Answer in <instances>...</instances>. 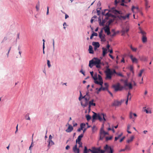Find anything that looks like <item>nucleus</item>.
Masks as SVG:
<instances>
[{
    "mask_svg": "<svg viewBox=\"0 0 153 153\" xmlns=\"http://www.w3.org/2000/svg\"><path fill=\"white\" fill-rule=\"evenodd\" d=\"M94 114L92 116L93 120H95L97 118L100 121H103L105 122L107 120L106 115V114L102 113L100 114H97L96 113L94 112Z\"/></svg>",
    "mask_w": 153,
    "mask_h": 153,
    "instance_id": "f257e3e1",
    "label": "nucleus"
},
{
    "mask_svg": "<svg viewBox=\"0 0 153 153\" xmlns=\"http://www.w3.org/2000/svg\"><path fill=\"white\" fill-rule=\"evenodd\" d=\"M101 60L97 58H94L89 61V66L91 68L93 65H95L97 68L100 67Z\"/></svg>",
    "mask_w": 153,
    "mask_h": 153,
    "instance_id": "f03ea898",
    "label": "nucleus"
},
{
    "mask_svg": "<svg viewBox=\"0 0 153 153\" xmlns=\"http://www.w3.org/2000/svg\"><path fill=\"white\" fill-rule=\"evenodd\" d=\"M117 72L115 70L111 71L109 68H107L105 71L106 77L105 79L106 80H111L112 78V76L114 74H116Z\"/></svg>",
    "mask_w": 153,
    "mask_h": 153,
    "instance_id": "7ed1b4c3",
    "label": "nucleus"
},
{
    "mask_svg": "<svg viewBox=\"0 0 153 153\" xmlns=\"http://www.w3.org/2000/svg\"><path fill=\"white\" fill-rule=\"evenodd\" d=\"M104 29L105 33H107L108 35H110L112 37L115 36L117 34V33H119V31H117V33H115V30L113 29L110 32L109 27L108 26H106L104 28Z\"/></svg>",
    "mask_w": 153,
    "mask_h": 153,
    "instance_id": "20e7f679",
    "label": "nucleus"
},
{
    "mask_svg": "<svg viewBox=\"0 0 153 153\" xmlns=\"http://www.w3.org/2000/svg\"><path fill=\"white\" fill-rule=\"evenodd\" d=\"M112 87L114 88L115 91H121L123 88V87L121 86L120 84L119 83H117L116 84L113 85Z\"/></svg>",
    "mask_w": 153,
    "mask_h": 153,
    "instance_id": "39448f33",
    "label": "nucleus"
},
{
    "mask_svg": "<svg viewBox=\"0 0 153 153\" xmlns=\"http://www.w3.org/2000/svg\"><path fill=\"white\" fill-rule=\"evenodd\" d=\"M104 149L105 150V152L107 153H113L114 151L113 149L108 145H106L104 146Z\"/></svg>",
    "mask_w": 153,
    "mask_h": 153,
    "instance_id": "423d86ee",
    "label": "nucleus"
},
{
    "mask_svg": "<svg viewBox=\"0 0 153 153\" xmlns=\"http://www.w3.org/2000/svg\"><path fill=\"white\" fill-rule=\"evenodd\" d=\"M108 134V133L105 132L103 129H101L100 132V139L102 140L104 136Z\"/></svg>",
    "mask_w": 153,
    "mask_h": 153,
    "instance_id": "0eeeda50",
    "label": "nucleus"
},
{
    "mask_svg": "<svg viewBox=\"0 0 153 153\" xmlns=\"http://www.w3.org/2000/svg\"><path fill=\"white\" fill-rule=\"evenodd\" d=\"M88 100L86 98L81 102V105L83 107L86 106L88 105Z\"/></svg>",
    "mask_w": 153,
    "mask_h": 153,
    "instance_id": "6e6552de",
    "label": "nucleus"
},
{
    "mask_svg": "<svg viewBox=\"0 0 153 153\" xmlns=\"http://www.w3.org/2000/svg\"><path fill=\"white\" fill-rule=\"evenodd\" d=\"M100 147L98 148H94L93 149V150H91L90 149H89V150L92 153H98L100 152Z\"/></svg>",
    "mask_w": 153,
    "mask_h": 153,
    "instance_id": "1a4fd4ad",
    "label": "nucleus"
},
{
    "mask_svg": "<svg viewBox=\"0 0 153 153\" xmlns=\"http://www.w3.org/2000/svg\"><path fill=\"white\" fill-rule=\"evenodd\" d=\"M130 57L133 63H138V59L135 57H134L132 55H130Z\"/></svg>",
    "mask_w": 153,
    "mask_h": 153,
    "instance_id": "9d476101",
    "label": "nucleus"
},
{
    "mask_svg": "<svg viewBox=\"0 0 153 153\" xmlns=\"http://www.w3.org/2000/svg\"><path fill=\"white\" fill-rule=\"evenodd\" d=\"M134 116L135 117H137V116L135 113H133L131 112H130L129 113V118L130 119H132L133 121L135 120V118L133 117Z\"/></svg>",
    "mask_w": 153,
    "mask_h": 153,
    "instance_id": "9b49d317",
    "label": "nucleus"
},
{
    "mask_svg": "<svg viewBox=\"0 0 153 153\" xmlns=\"http://www.w3.org/2000/svg\"><path fill=\"white\" fill-rule=\"evenodd\" d=\"M73 151L75 153H79V150L77 148V145L76 144L73 147Z\"/></svg>",
    "mask_w": 153,
    "mask_h": 153,
    "instance_id": "f8f14e48",
    "label": "nucleus"
},
{
    "mask_svg": "<svg viewBox=\"0 0 153 153\" xmlns=\"http://www.w3.org/2000/svg\"><path fill=\"white\" fill-rule=\"evenodd\" d=\"M98 79L99 80V83H96V84L102 86L103 83L102 77L99 74H98Z\"/></svg>",
    "mask_w": 153,
    "mask_h": 153,
    "instance_id": "ddd939ff",
    "label": "nucleus"
},
{
    "mask_svg": "<svg viewBox=\"0 0 153 153\" xmlns=\"http://www.w3.org/2000/svg\"><path fill=\"white\" fill-rule=\"evenodd\" d=\"M139 29L140 30V33L142 34V38H147L146 36V33L140 27H139Z\"/></svg>",
    "mask_w": 153,
    "mask_h": 153,
    "instance_id": "4468645a",
    "label": "nucleus"
},
{
    "mask_svg": "<svg viewBox=\"0 0 153 153\" xmlns=\"http://www.w3.org/2000/svg\"><path fill=\"white\" fill-rule=\"evenodd\" d=\"M93 78L94 80V82L96 83H99V81L97 80V73L94 74V75L92 77Z\"/></svg>",
    "mask_w": 153,
    "mask_h": 153,
    "instance_id": "2eb2a0df",
    "label": "nucleus"
},
{
    "mask_svg": "<svg viewBox=\"0 0 153 153\" xmlns=\"http://www.w3.org/2000/svg\"><path fill=\"white\" fill-rule=\"evenodd\" d=\"M68 124L69 125L68 127V128L65 131L67 132H70L73 130V128L71 125H69L68 123Z\"/></svg>",
    "mask_w": 153,
    "mask_h": 153,
    "instance_id": "dca6fc26",
    "label": "nucleus"
},
{
    "mask_svg": "<svg viewBox=\"0 0 153 153\" xmlns=\"http://www.w3.org/2000/svg\"><path fill=\"white\" fill-rule=\"evenodd\" d=\"M124 101V100H121L120 102L119 101H115L113 103V105L114 106H118L120 105L121 104V103L123 102Z\"/></svg>",
    "mask_w": 153,
    "mask_h": 153,
    "instance_id": "f3484780",
    "label": "nucleus"
},
{
    "mask_svg": "<svg viewBox=\"0 0 153 153\" xmlns=\"http://www.w3.org/2000/svg\"><path fill=\"white\" fill-rule=\"evenodd\" d=\"M108 10L107 9H105L104 10V11L102 12V15H105V16H107L108 17L110 16H111V14L110 13H109L108 12L107 13L105 14V12L106 11H108Z\"/></svg>",
    "mask_w": 153,
    "mask_h": 153,
    "instance_id": "a211bd4d",
    "label": "nucleus"
},
{
    "mask_svg": "<svg viewBox=\"0 0 153 153\" xmlns=\"http://www.w3.org/2000/svg\"><path fill=\"white\" fill-rule=\"evenodd\" d=\"M129 31V28L128 27H126L125 29H123L122 30V35H124L126 33H127Z\"/></svg>",
    "mask_w": 153,
    "mask_h": 153,
    "instance_id": "6ab92c4d",
    "label": "nucleus"
},
{
    "mask_svg": "<svg viewBox=\"0 0 153 153\" xmlns=\"http://www.w3.org/2000/svg\"><path fill=\"white\" fill-rule=\"evenodd\" d=\"M83 134H81V135H80L78 137L77 139H76V144H77V142L81 141V138L83 137Z\"/></svg>",
    "mask_w": 153,
    "mask_h": 153,
    "instance_id": "aec40b11",
    "label": "nucleus"
},
{
    "mask_svg": "<svg viewBox=\"0 0 153 153\" xmlns=\"http://www.w3.org/2000/svg\"><path fill=\"white\" fill-rule=\"evenodd\" d=\"M125 85L128 86L130 89H131L132 88V86L131 83H128L127 82L125 83Z\"/></svg>",
    "mask_w": 153,
    "mask_h": 153,
    "instance_id": "412c9836",
    "label": "nucleus"
},
{
    "mask_svg": "<svg viewBox=\"0 0 153 153\" xmlns=\"http://www.w3.org/2000/svg\"><path fill=\"white\" fill-rule=\"evenodd\" d=\"M92 45L94 46V47L99 48L100 47V44L97 42H92Z\"/></svg>",
    "mask_w": 153,
    "mask_h": 153,
    "instance_id": "4be33fe9",
    "label": "nucleus"
},
{
    "mask_svg": "<svg viewBox=\"0 0 153 153\" xmlns=\"http://www.w3.org/2000/svg\"><path fill=\"white\" fill-rule=\"evenodd\" d=\"M88 51L89 53H90L93 54L94 53L93 47L91 45H89V46Z\"/></svg>",
    "mask_w": 153,
    "mask_h": 153,
    "instance_id": "5701e85b",
    "label": "nucleus"
},
{
    "mask_svg": "<svg viewBox=\"0 0 153 153\" xmlns=\"http://www.w3.org/2000/svg\"><path fill=\"white\" fill-rule=\"evenodd\" d=\"M94 101V100H92L91 101H90L89 102V107H90L91 105H93L94 106H95L96 104L94 103H93V102Z\"/></svg>",
    "mask_w": 153,
    "mask_h": 153,
    "instance_id": "b1692460",
    "label": "nucleus"
},
{
    "mask_svg": "<svg viewBox=\"0 0 153 153\" xmlns=\"http://www.w3.org/2000/svg\"><path fill=\"white\" fill-rule=\"evenodd\" d=\"M134 138V136H131L130 137V139H128L127 140V141H126L127 143H130L131 142H132L133 141Z\"/></svg>",
    "mask_w": 153,
    "mask_h": 153,
    "instance_id": "393cba45",
    "label": "nucleus"
},
{
    "mask_svg": "<svg viewBox=\"0 0 153 153\" xmlns=\"http://www.w3.org/2000/svg\"><path fill=\"white\" fill-rule=\"evenodd\" d=\"M125 149L126 150L130 151L131 150V146L128 144H126L125 146Z\"/></svg>",
    "mask_w": 153,
    "mask_h": 153,
    "instance_id": "a878e982",
    "label": "nucleus"
},
{
    "mask_svg": "<svg viewBox=\"0 0 153 153\" xmlns=\"http://www.w3.org/2000/svg\"><path fill=\"white\" fill-rule=\"evenodd\" d=\"M131 96V94L129 92L128 93L127 95V99H126V105H127L128 104L129 97V96ZM131 96H130L129 97V100H131Z\"/></svg>",
    "mask_w": 153,
    "mask_h": 153,
    "instance_id": "bb28decb",
    "label": "nucleus"
},
{
    "mask_svg": "<svg viewBox=\"0 0 153 153\" xmlns=\"http://www.w3.org/2000/svg\"><path fill=\"white\" fill-rule=\"evenodd\" d=\"M102 49L103 50L102 56H104L107 53V50L104 48H102Z\"/></svg>",
    "mask_w": 153,
    "mask_h": 153,
    "instance_id": "cd10ccee",
    "label": "nucleus"
},
{
    "mask_svg": "<svg viewBox=\"0 0 153 153\" xmlns=\"http://www.w3.org/2000/svg\"><path fill=\"white\" fill-rule=\"evenodd\" d=\"M80 97H79V101H80L82 99H84V100L85 98H86V97H85V96H84V97H82V93H81V91H80Z\"/></svg>",
    "mask_w": 153,
    "mask_h": 153,
    "instance_id": "c85d7f7f",
    "label": "nucleus"
},
{
    "mask_svg": "<svg viewBox=\"0 0 153 153\" xmlns=\"http://www.w3.org/2000/svg\"><path fill=\"white\" fill-rule=\"evenodd\" d=\"M144 71V69H142L141 70L139 73L138 74V76L139 77H140L141 76L142 73H143Z\"/></svg>",
    "mask_w": 153,
    "mask_h": 153,
    "instance_id": "c756f323",
    "label": "nucleus"
},
{
    "mask_svg": "<svg viewBox=\"0 0 153 153\" xmlns=\"http://www.w3.org/2000/svg\"><path fill=\"white\" fill-rule=\"evenodd\" d=\"M25 119L26 120H30V119L29 116V114L28 113H27L25 115Z\"/></svg>",
    "mask_w": 153,
    "mask_h": 153,
    "instance_id": "7c9ffc66",
    "label": "nucleus"
},
{
    "mask_svg": "<svg viewBox=\"0 0 153 153\" xmlns=\"http://www.w3.org/2000/svg\"><path fill=\"white\" fill-rule=\"evenodd\" d=\"M99 24H100V26H103L104 25V23H105V22H104V20L102 21V22H101V19H100V20L99 19Z\"/></svg>",
    "mask_w": 153,
    "mask_h": 153,
    "instance_id": "2f4dec72",
    "label": "nucleus"
},
{
    "mask_svg": "<svg viewBox=\"0 0 153 153\" xmlns=\"http://www.w3.org/2000/svg\"><path fill=\"white\" fill-rule=\"evenodd\" d=\"M39 6H40L39 3V2H38L36 6V9L37 11H38L39 10Z\"/></svg>",
    "mask_w": 153,
    "mask_h": 153,
    "instance_id": "473e14b6",
    "label": "nucleus"
},
{
    "mask_svg": "<svg viewBox=\"0 0 153 153\" xmlns=\"http://www.w3.org/2000/svg\"><path fill=\"white\" fill-rule=\"evenodd\" d=\"M130 47L131 50L132 51L134 52H136L137 50V48H133L131 45L130 46Z\"/></svg>",
    "mask_w": 153,
    "mask_h": 153,
    "instance_id": "72a5a7b5",
    "label": "nucleus"
},
{
    "mask_svg": "<svg viewBox=\"0 0 153 153\" xmlns=\"http://www.w3.org/2000/svg\"><path fill=\"white\" fill-rule=\"evenodd\" d=\"M135 9L138 10V7H135L133 6L131 8V10L133 13H134V9Z\"/></svg>",
    "mask_w": 153,
    "mask_h": 153,
    "instance_id": "f704fd0d",
    "label": "nucleus"
},
{
    "mask_svg": "<svg viewBox=\"0 0 153 153\" xmlns=\"http://www.w3.org/2000/svg\"><path fill=\"white\" fill-rule=\"evenodd\" d=\"M97 33H96L94 32L91 36L90 38H92L94 36H97Z\"/></svg>",
    "mask_w": 153,
    "mask_h": 153,
    "instance_id": "c9c22d12",
    "label": "nucleus"
},
{
    "mask_svg": "<svg viewBox=\"0 0 153 153\" xmlns=\"http://www.w3.org/2000/svg\"><path fill=\"white\" fill-rule=\"evenodd\" d=\"M86 118L87 120L89 121L91 119V117L89 115H87L86 116Z\"/></svg>",
    "mask_w": 153,
    "mask_h": 153,
    "instance_id": "e433bc0d",
    "label": "nucleus"
},
{
    "mask_svg": "<svg viewBox=\"0 0 153 153\" xmlns=\"http://www.w3.org/2000/svg\"><path fill=\"white\" fill-rule=\"evenodd\" d=\"M145 5L146 7L147 8H148L150 6H148V2L147 1V0H145Z\"/></svg>",
    "mask_w": 153,
    "mask_h": 153,
    "instance_id": "4c0bfd02",
    "label": "nucleus"
},
{
    "mask_svg": "<svg viewBox=\"0 0 153 153\" xmlns=\"http://www.w3.org/2000/svg\"><path fill=\"white\" fill-rule=\"evenodd\" d=\"M88 152L89 151L87 150V147L86 146H85L84 147L83 153H88Z\"/></svg>",
    "mask_w": 153,
    "mask_h": 153,
    "instance_id": "58836bf2",
    "label": "nucleus"
},
{
    "mask_svg": "<svg viewBox=\"0 0 153 153\" xmlns=\"http://www.w3.org/2000/svg\"><path fill=\"white\" fill-rule=\"evenodd\" d=\"M77 143L79 145V147H82V143L81 141H78L77 142Z\"/></svg>",
    "mask_w": 153,
    "mask_h": 153,
    "instance_id": "ea45409f",
    "label": "nucleus"
},
{
    "mask_svg": "<svg viewBox=\"0 0 153 153\" xmlns=\"http://www.w3.org/2000/svg\"><path fill=\"white\" fill-rule=\"evenodd\" d=\"M144 111L146 112V113H151V110L148 111L147 109H145L144 110Z\"/></svg>",
    "mask_w": 153,
    "mask_h": 153,
    "instance_id": "a19ab883",
    "label": "nucleus"
},
{
    "mask_svg": "<svg viewBox=\"0 0 153 153\" xmlns=\"http://www.w3.org/2000/svg\"><path fill=\"white\" fill-rule=\"evenodd\" d=\"M116 74L118 76H121L122 77H123V75L120 72H119V73H117H117H116Z\"/></svg>",
    "mask_w": 153,
    "mask_h": 153,
    "instance_id": "79ce46f5",
    "label": "nucleus"
},
{
    "mask_svg": "<svg viewBox=\"0 0 153 153\" xmlns=\"http://www.w3.org/2000/svg\"><path fill=\"white\" fill-rule=\"evenodd\" d=\"M85 123H81L80 125V127H82V129L84 128V127H85Z\"/></svg>",
    "mask_w": 153,
    "mask_h": 153,
    "instance_id": "37998d69",
    "label": "nucleus"
},
{
    "mask_svg": "<svg viewBox=\"0 0 153 153\" xmlns=\"http://www.w3.org/2000/svg\"><path fill=\"white\" fill-rule=\"evenodd\" d=\"M47 61V64L48 65V66L49 68H50L51 66L50 61L48 60Z\"/></svg>",
    "mask_w": 153,
    "mask_h": 153,
    "instance_id": "c03bdc74",
    "label": "nucleus"
},
{
    "mask_svg": "<svg viewBox=\"0 0 153 153\" xmlns=\"http://www.w3.org/2000/svg\"><path fill=\"white\" fill-rule=\"evenodd\" d=\"M102 86H101V87L99 88V89H98V88H96V90H98L97 93L98 94L99 92H100L102 90Z\"/></svg>",
    "mask_w": 153,
    "mask_h": 153,
    "instance_id": "a18cd8bd",
    "label": "nucleus"
},
{
    "mask_svg": "<svg viewBox=\"0 0 153 153\" xmlns=\"http://www.w3.org/2000/svg\"><path fill=\"white\" fill-rule=\"evenodd\" d=\"M112 137L111 136L110 137H106V140H111L112 139Z\"/></svg>",
    "mask_w": 153,
    "mask_h": 153,
    "instance_id": "49530a36",
    "label": "nucleus"
},
{
    "mask_svg": "<svg viewBox=\"0 0 153 153\" xmlns=\"http://www.w3.org/2000/svg\"><path fill=\"white\" fill-rule=\"evenodd\" d=\"M131 127V125L130 124H128L127 126V130H129Z\"/></svg>",
    "mask_w": 153,
    "mask_h": 153,
    "instance_id": "de8ad7c7",
    "label": "nucleus"
},
{
    "mask_svg": "<svg viewBox=\"0 0 153 153\" xmlns=\"http://www.w3.org/2000/svg\"><path fill=\"white\" fill-rule=\"evenodd\" d=\"M102 30H101L100 32L99 33V37L101 38V37L102 36Z\"/></svg>",
    "mask_w": 153,
    "mask_h": 153,
    "instance_id": "09e8293b",
    "label": "nucleus"
},
{
    "mask_svg": "<svg viewBox=\"0 0 153 153\" xmlns=\"http://www.w3.org/2000/svg\"><path fill=\"white\" fill-rule=\"evenodd\" d=\"M43 49L44 50V49L45 48V40L44 39H43Z\"/></svg>",
    "mask_w": 153,
    "mask_h": 153,
    "instance_id": "8fccbe9b",
    "label": "nucleus"
},
{
    "mask_svg": "<svg viewBox=\"0 0 153 153\" xmlns=\"http://www.w3.org/2000/svg\"><path fill=\"white\" fill-rule=\"evenodd\" d=\"M142 39V42L143 43L146 42L147 41V39Z\"/></svg>",
    "mask_w": 153,
    "mask_h": 153,
    "instance_id": "3c124183",
    "label": "nucleus"
},
{
    "mask_svg": "<svg viewBox=\"0 0 153 153\" xmlns=\"http://www.w3.org/2000/svg\"><path fill=\"white\" fill-rule=\"evenodd\" d=\"M125 137H123L122 138H121L120 140V142H122L124 140V139H125Z\"/></svg>",
    "mask_w": 153,
    "mask_h": 153,
    "instance_id": "603ef678",
    "label": "nucleus"
},
{
    "mask_svg": "<svg viewBox=\"0 0 153 153\" xmlns=\"http://www.w3.org/2000/svg\"><path fill=\"white\" fill-rule=\"evenodd\" d=\"M82 128L81 127L80 128H78L77 130L78 132H80L81 130H82Z\"/></svg>",
    "mask_w": 153,
    "mask_h": 153,
    "instance_id": "864d4df0",
    "label": "nucleus"
},
{
    "mask_svg": "<svg viewBox=\"0 0 153 153\" xmlns=\"http://www.w3.org/2000/svg\"><path fill=\"white\" fill-rule=\"evenodd\" d=\"M122 3L120 5H122V6H125L127 7V5H126L125 4H124V3H125V2H122Z\"/></svg>",
    "mask_w": 153,
    "mask_h": 153,
    "instance_id": "5fc2aeb1",
    "label": "nucleus"
},
{
    "mask_svg": "<svg viewBox=\"0 0 153 153\" xmlns=\"http://www.w3.org/2000/svg\"><path fill=\"white\" fill-rule=\"evenodd\" d=\"M11 47H10L8 51V53H7V56L8 57V55H9V52L11 50Z\"/></svg>",
    "mask_w": 153,
    "mask_h": 153,
    "instance_id": "6e6d98bb",
    "label": "nucleus"
},
{
    "mask_svg": "<svg viewBox=\"0 0 153 153\" xmlns=\"http://www.w3.org/2000/svg\"><path fill=\"white\" fill-rule=\"evenodd\" d=\"M74 121H73V126H77V123H74Z\"/></svg>",
    "mask_w": 153,
    "mask_h": 153,
    "instance_id": "4d7b16f0",
    "label": "nucleus"
},
{
    "mask_svg": "<svg viewBox=\"0 0 153 153\" xmlns=\"http://www.w3.org/2000/svg\"><path fill=\"white\" fill-rule=\"evenodd\" d=\"M52 139V136L51 135H50L49 136V140H50L51 141L52 143H53L52 140H51Z\"/></svg>",
    "mask_w": 153,
    "mask_h": 153,
    "instance_id": "13d9d810",
    "label": "nucleus"
},
{
    "mask_svg": "<svg viewBox=\"0 0 153 153\" xmlns=\"http://www.w3.org/2000/svg\"><path fill=\"white\" fill-rule=\"evenodd\" d=\"M105 152V150H104L100 149V152L101 153H104Z\"/></svg>",
    "mask_w": 153,
    "mask_h": 153,
    "instance_id": "bf43d9fd",
    "label": "nucleus"
},
{
    "mask_svg": "<svg viewBox=\"0 0 153 153\" xmlns=\"http://www.w3.org/2000/svg\"><path fill=\"white\" fill-rule=\"evenodd\" d=\"M70 148V146L69 145H67L65 147V149L66 150H68Z\"/></svg>",
    "mask_w": 153,
    "mask_h": 153,
    "instance_id": "052dcab7",
    "label": "nucleus"
},
{
    "mask_svg": "<svg viewBox=\"0 0 153 153\" xmlns=\"http://www.w3.org/2000/svg\"><path fill=\"white\" fill-rule=\"evenodd\" d=\"M104 85L105 86V87H106L108 88V85L107 83H104Z\"/></svg>",
    "mask_w": 153,
    "mask_h": 153,
    "instance_id": "680f3d73",
    "label": "nucleus"
},
{
    "mask_svg": "<svg viewBox=\"0 0 153 153\" xmlns=\"http://www.w3.org/2000/svg\"><path fill=\"white\" fill-rule=\"evenodd\" d=\"M118 56H117L116 57V62L117 63H118Z\"/></svg>",
    "mask_w": 153,
    "mask_h": 153,
    "instance_id": "e2e57ef3",
    "label": "nucleus"
},
{
    "mask_svg": "<svg viewBox=\"0 0 153 153\" xmlns=\"http://www.w3.org/2000/svg\"><path fill=\"white\" fill-rule=\"evenodd\" d=\"M107 88H108L106 87H102V90L104 91L105 90L107 89Z\"/></svg>",
    "mask_w": 153,
    "mask_h": 153,
    "instance_id": "0e129e2a",
    "label": "nucleus"
},
{
    "mask_svg": "<svg viewBox=\"0 0 153 153\" xmlns=\"http://www.w3.org/2000/svg\"><path fill=\"white\" fill-rule=\"evenodd\" d=\"M123 134L122 133L120 134L117 137L119 139L122 135Z\"/></svg>",
    "mask_w": 153,
    "mask_h": 153,
    "instance_id": "69168bd1",
    "label": "nucleus"
},
{
    "mask_svg": "<svg viewBox=\"0 0 153 153\" xmlns=\"http://www.w3.org/2000/svg\"><path fill=\"white\" fill-rule=\"evenodd\" d=\"M121 62L123 63L125 62V60L123 57L122 58V59L121 60Z\"/></svg>",
    "mask_w": 153,
    "mask_h": 153,
    "instance_id": "338daca9",
    "label": "nucleus"
},
{
    "mask_svg": "<svg viewBox=\"0 0 153 153\" xmlns=\"http://www.w3.org/2000/svg\"><path fill=\"white\" fill-rule=\"evenodd\" d=\"M109 55L112 59H114V57L111 55L109 54Z\"/></svg>",
    "mask_w": 153,
    "mask_h": 153,
    "instance_id": "774afa93",
    "label": "nucleus"
}]
</instances>
